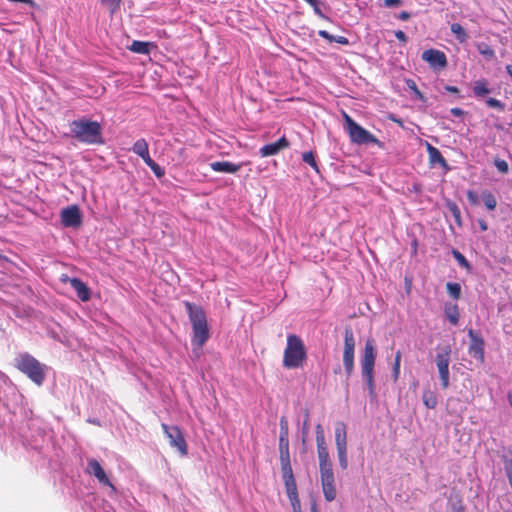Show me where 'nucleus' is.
I'll return each instance as SVG.
<instances>
[{
    "mask_svg": "<svg viewBox=\"0 0 512 512\" xmlns=\"http://www.w3.org/2000/svg\"><path fill=\"white\" fill-rule=\"evenodd\" d=\"M466 195H467V199L471 205L479 204V197L476 192H474L473 190H468Z\"/></svg>",
    "mask_w": 512,
    "mask_h": 512,
    "instance_id": "44",
    "label": "nucleus"
},
{
    "mask_svg": "<svg viewBox=\"0 0 512 512\" xmlns=\"http://www.w3.org/2000/svg\"><path fill=\"white\" fill-rule=\"evenodd\" d=\"M450 29L459 43H465L468 40L467 32L459 23H453Z\"/></svg>",
    "mask_w": 512,
    "mask_h": 512,
    "instance_id": "21",
    "label": "nucleus"
},
{
    "mask_svg": "<svg viewBox=\"0 0 512 512\" xmlns=\"http://www.w3.org/2000/svg\"><path fill=\"white\" fill-rule=\"evenodd\" d=\"M427 151H428L429 160L431 163H433V164L438 163L443 167L447 166V162H446L445 158L442 156L441 152L436 147H434L428 143Z\"/></svg>",
    "mask_w": 512,
    "mask_h": 512,
    "instance_id": "18",
    "label": "nucleus"
},
{
    "mask_svg": "<svg viewBox=\"0 0 512 512\" xmlns=\"http://www.w3.org/2000/svg\"><path fill=\"white\" fill-rule=\"evenodd\" d=\"M355 337L351 329H345L344 332V349H343V366L347 377L354 372V355H355Z\"/></svg>",
    "mask_w": 512,
    "mask_h": 512,
    "instance_id": "7",
    "label": "nucleus"
},
{
    "mask_svg": "<svg viewBox=\"0 0 512 512\" xmlns=\"http://www.w3.org/2000/svg\"><path fill=\"white\" fill-rule=\"evenodd\" d=\"M289 147V141L286 137H281L274 143H269L261 147L260 155L262 157H268L278 154L282 149Z\"/></svg>",
    "mask_w": 512,
    "mask_h": 512,
    "instance_id": "15",
    "label": "nucleus"
},
{
    "mask_svg": "<svg viewBox=\"0 0 512 512\" xmlns=\"http://www.w3.org/2000/svg\"><path fill=\"white\" fill-rule=\"evenodd\" d=\"M377 351L373 340L368 339L360 357V367L362 379L368 390L371 401L377 400L376 385L374 380V368L376 361Z\"/></svg>",
    "mask_w": 512,
    "mask_h": 512,
    "instance_id": "3",
    "label": "nucleus"
},
{
    "mask_svg": "<svg viewBox=\"0 0 512 512\" xmlns=\"http://www.w3.org/2000/svg\"><path fill=\"white\" fill-rule=\"evenodd\" d=\"M317 454L319 463L331 461L327 447L317 448Z\"/></svg>",
    "mask_w": 512,
    "mask_h": 512,
    "instance_id": "41",
    "label": "nucleus"
},
{
    "mask_svg": "<svg viewBox=\"0 0 512 512\" xmlns=\"http://www.w3.org/2000/svg\"><path fill=\"white\" fill-rule=\"evenodd\" d=\"M417 246H418V242L415 239L411 243L412 254H414V255L417 253Z\"/></svg>",
    "mask_w": 512,
    "mask_h": 512,
    "instance_id": "55",
    "label": "nucleus"
},
{
    "mask_svg": "<svg viewBox=\"0 0 512 512\" xmlns=\"http://www.w3.org/2000/svg\"><path fill=\"white\" fill-rule=\"evenodd\" d=\"M481 53H482V54H485V55H486V54H489V55H492V54H493L492 50H488V51H481Z\"/></svg>",
    "mask_w": 512,
    "mask_h": 512,
    "instance_id": "59",
    "label": "nucleus"
},
{
    "mask_svg": "<svg viewBox=\"0 0 512 512\" xmlns=\"http://www.w3.org/2000/svg\"><path fill=\"white\" fill-rule=\"evenodd\" d=\"M318 35L326 40H328L329 42H336V43H339V44H342V45H348L349 44V40L344 37V36H334V35H331L329 32H327L326 30H320L318 31Z\"/></svg>",
    "mask_w": 512,
    "mask_h": 512,
    "instance_id": "25",
    "label": "nucleus"
},
{
    "mask_svg": "<svg viewBox=\"0 0 512 512\" xmlns=\"http://www.w3.org/2000/svg\"><path fill=\"white\" fill-rule=\"evenodd\" d=\"M143 159V161L145 162V164L149 167L151 164H154V160L150 157V154L149 152L144 156V157H141Z\"/></svg>",
    "mask_w": 512,
    "mask_h": 512,
    "instance_id": "51",
    "label": "nucleus"
},
{
    "mask_svg": "<svg viewBox=\"0 0 512 512\" xmlns=\"http://www.w3.org/2000/svg\"><path fill=\"white\" fill-rule=\"evenodd\" d=\"M149 168L153 171L155 176L158 178H161L165 174L164 169L161 166H159L156 162H154V164H151L149 166Z\"/></svg>",
    "mask_w": 512,
    "mask_h": 512,
    "instance_id": "45",
    "label": "nucleus"
},
{
    "mask_svg": "<svg viewBox=\"0 0 512 512\" xmlns=\"http://www.w3.org/2000/svg\"><path fill=\"white\" fill-rule=\"evenodd\" d=\"M394 35H395V37H396L399 41H401V42H403V43H406V42H407V36H406V34H405L403 31H401V30H397V31H395V32H394Z\"/></svg>",
    "mask_w": 512,
    "mask_h": 512,
    "instance_id": "48",
    "label": "nucleus"
},
{
    "mask_svg": "<svg viewBox=\"0 0 512 512\" xmlns=\"http://www.w3.org/2000/svg\"><path fill=\"white\" fill-rule=\"evenodd\" d=\"M468 336L470 338V344L468 347L469 355L479 363L483 364L485 361V342L483 338L473 329L468 330Z\"/></svg>",
    "mask_w": 512,
    "mask_h": 512,
    "instance_id": "11",
    "label": "nucleus"
},
{
    "mask_svg": "<svg viewBox=\"0 0 512 512\" xmlns=\"http://www.w3.org/2000/svg\"><path fill=\"white\" fill-rule=\"evenodd\" d=\"M132 151L139 157H144L149 152L147 141L145 139L137 140L133 144Z\"/></svg>",
    "mask_w": 512,
    "mask_h": 512,
    "instance_id": "26",
    "label": "nucleus"
},
{
    "mask_svg": "<svg viewBox=\"0 0 512 512\" xmlns=\"http://www.w3.org/2000/svg\"><path fill=\"white\" fill-rule=\"evenodd\" d=\"M422 60L427 62L431 68H444L447 65V57L444 52L437 49H428L422 53Z\"/></svg>",
    "mask_w": 512,
    "mask_h": 512,
    "instance_id": "14",
    "label": "nucleus"
},
{
    "mask_svg": "<svg viewBox=\"0 0 512 512\" xmlns=\"http://www.w3.org/2000/svg\"><path fill=\"white\" fill-rule=\"evenodd\" d=\"M447 207H448L449 211L452 213L456 223H458L460 225L461 224V212H460L459 207L454 202H449L447 204Z\"/></svg>",
    "mask_w": 512,
    "mask_h": 512,
    "instance_id": "36",
    "label": "nucleus"
},
{
    "mask_svg": "<svg viewBox=\"0 0 512 512\" xmlns=\"http://www.w3.org/2000/svg\"><path fill=\"white\" fill-rule=\"evenodd\" d=\"M129 49L138 54H149L150 52V43L143 41H133L130 45Z\"/></svg>",
    "mask_w": 512,
    "mask_h": 512,
    "instance_id": "23",
    "label": "nucleus"
},
{
    "mask_svg": "<svg viewBox=\"0 0 512 512\" xmlns=\"http://www.w3.org/2000/svg\"><path fill=\"white\" fill-rule=\"evenodd\" d=\"M402 4L401 0H384V6L391 8V7H398Z\"/></svg>",
    "mask_w": 512,
    "mask_h": 512,
    "instance_id": "47",
    "label": "nucleus"
},
{
    "mask_svg": "<svg viewBox=\"0 0 512 512\" xmlns=\"http://www.w3.org/2000/svg\"><path fill=\"white\" fill-rule=\"evenodd\" d=\"M306 359V350L303 341L297 335L287 336V346L284 351L283 365L288 369L302 366Z\"/></svg>",
    "mask_w": 512,
    "mask_h": 512,
    "instance_id": "5",
    "label": "nucleus"
},
{
    "mask_svg": "<svg viewBox=\"0 0 512 512\" xmlns=\"http://www.w3.org/2000/svg\"><path fill=\"white\" fill-rule=\"evenodd\" d=\"M70 285L76 291L78 298L86 302L90 299V290L87 285L78 278L70 279Z\"/></svg>",
    "mask_w": 512,
    "mask_h": 512,
    "instance_id": "17",
    "label": "nucleus"
},
{
    "mask_svg": "<svg viewBox=\"0 0 512 512\" xmlns=\"http://www.w3.org/2000/svg\"><path fill=\"white\" fill-rule=\"evenodd\" d=\"M445 90L450 93H458L459 92V90L456 86H450V85L445 86Z\"/></svg>",
    "mask_w": 512,
    "mask_h": 512,
    "instance_id": "54",
    "label": "nucleus"
},
{
    "mask_svg": "<svg viewBox=\"0 0 512 512\" xmlns=\"http://www.w3.org/2000/svg\"><path fill=\"white\" fill-rule=\"evenodd\" d=\"M320 480H321V485H324V484H328V483H334L335 477H334V474L324 475V476H320Z\"/></svg>",
    "mask_w": 512,
    "mask_h": 512,
    "instance_id": "46",
    "label": "nucleus"
},
{
    "mask_svg": "<svg viewBox=\"0 0 512 512\" xmlns=\"http://www.w3.org/2000/svg\"><path fill=\"white\" fill-rule=\"evenodd\" d=\"M409 18H410V14L407 11H402L398 15V19H400L402 21H407Z\"/></svg>",
    "mask_w": 512,
    "mask_h": 512,
    "instance_id": "52",
    "label": "nucleus"
},
{
    "mask_svg": "<svg viewBox=\"0 0 512 512\" xmlns=\"http://www.w3.org/2000/svg\"><path fill=\"white\" fill-rule=\"evenodd\" d=\"M486 104L491 108H497L500 110L504 109V104L500 100L495 99V98H488L486 100Z\"/></svg>",
    "mask_w": 512,
    "mask_h": 512,
    "instance_id": "43",
    "label": "nucleus"
},
{
    "mask_svg": "<svg viewBox=\"0 0 512 512\" xmlns=\"http://www.w3.org/2000/svg\"><path fill=\"white\" fill-rule=\"evenodd\" d=\"M479 226L482 231H486L488 229L487 223L484 220L479 221Z\"/></svg>",
    "mask_w": 512,
    "mask_h": 512,
    "instance_id": "56",
    "label": "nucleus"
},
{
    "mask_svg": "<svg viewBox=\"0 0 512 512\" xmlns=\"http://www.w3.org/2000/svg\"><path fill=\"white\" fill-rule=\"evenodd\" d=\"M308 420H309V416L308 414L306 415V418L304 420V424H303V435H306L308 433Z\"/></svg>",
    "mask_w": 512,
    "mask_h": 512,
    "instance_id": "53",
    "label": "nucleus"
},
{
    "mask_svg": "<svg viewBox=\"0 0 512 512\" xmlns=\"http://www.w3.org/2000/svg\"><path fill=\"white\" fill-rule=\"evenodd\" d=\"M86 471L90 475L94 476L100 484L108 486L112 492H116L115 486L110 482L106 472L96 459L91 458L87 461Z\"/></svg>",
    "mask_w": 512,
    "mask_h": 512,
    "instance_id": "12",
    "label": "nucleus"
},
{
    "mask_svg": "<svg viewBox=\"0 0 512 512\" xmlns=\"http://www.w3.org/2000/svg\"><path fill=\"white\" fill-rule=\"evenodd\" d=\"M280 459H290L289 438L279 437Z\"/></svg>",
    "mask_w": 512,
    "mask_h": 512,
    "instance_id": "29",
    "label": "nucleus"
},
{
    "mask_svg": "<svg viewBox=\"0 0 512 512\" xmlns=\"http://www.w3.org/2000/svg\"><path fill=\"white\" fill-rule=\"evenodd\" d=\"M494 165L498 169L499 172L506 174L509 171L508 163L500 158H496L494 160Z\"/></svg>",
    "mask_w": 512,
    "mask_h": 512,
    "instance_id": "40",
    "label": "nucleus"
},
{
    "mask_svg": "<svg viewBox=\"0 0 512 512\" xmlns=\"http://www.w3.org/2000/svg\"><path fill=\"white\" fill-rule=\"evenodd\" d=\"M482 201L485 205V207L492 211L497 206V200L496 197L488 190H484L481 194Z\"/></svg>",
    "mask_w": 512,
    "mask_h": 512,
    "instance_id": "24",
    "label": "nucleus"
},
{
    "mask_svg": "<svg viewBox=\"0 0 512 512\" xmlns=\"http://www.w3.org/2000/svg\"><path fill=\"white\" fill-rule=\"evenodd\" d=\"M452 255H453V257L455 258V260L458 262V264L461 267L466 268V269H470L471 268L470 263L468 262V260L458 250L453 249L452 250Z\"/></svg>",
    "mask_w": 512,
    "mask_h": 512,
    "instance_id": "35",
    "label": "nucleus"
},
{
    "mask_svg": "<svg viewBox=\"0 0 512 512\" xmlns=\"http://www.w3.org/2000/svg\"><path fill=\"white\" fill-rule=\"evenodd\" d=\"M506 71L509 74V76L512 78V64L506 65Z\"/></svg>",
    "mask_w": 512,
    "mask_h": 512,
    "instance_id": "57",
    "label": "nucleus"
},
{
    "mask_svg": "<svg viewBox=\"0 0 512 512\" xmlns=\"http://www.w3.org/2000/svg\"><path fill=\"white\" fill-rule=\"evenodd\" d=\"M290 503H291V506H292L294 512H301V505H300L299 498L296 499V502L290 501Z\"/></svg>",
    "mask_w": 512,
    "mask_h": 512,
    "instance_id": "49",
    "label": "nucleus"
},
{
    "mask_svg": "<svg viewBox=\"0 0 512 512\" xmlns=\"http://www.w3.org/2000/svg\"><path fill=\"white\" fill-rule=\"evenodd\" d=\"M450 113L455 117H461L464 114V111L461 108H452Z\"/></svg>",
    "mask_w": 512,
    "mask_h": 512,
    "instance_id": "50",
    "label": "nucleus"
},
{
    "mask_svg": "<svg viewBox=\"0 0 512 512\" xmlns=\"http://www.w3.org/2000/svg\"><path fill=\"white\" fill-rule=\"evenodd\" d=\"M320 476L334 474L331 461L319 463Z\"/></svg>",
    "mask_w": 512,
    "mask_h": 512,
    "instance_id": "38",
    "label": "nucleus"
},
{
    "mask_svg": "<svg viewBox=\"0 0 512 512\" xmlns=\"http://www.w3.org/2000/svg\"><path fill=\"white\" fill-rule=\"evenodd\" d=\"M210 167L215 172L233 174L240 170L241 165L234 164V163L228 162V161H215V162L210 163Z\"/></svg>",
    "mask_w": 512,
    "mask_h": 512,
    "instance_id": "16",
    "label": "nucleus"
},
{
    "mask_svg": "<svg viewBox=\"0 0 512 512\" xmlns=\"http://www.w3.org/2000/svg\"><path fill=\"white\" fill-rule=\"evenodd\" d=\"M279 437L289 438L288 421L286 417L280 419V435Z\"/></svg>",
    "mask_w": 512,
    "mask_h": 512,
    "instance_id": "42",
    "label": "nucleus"
},
{
    "mask_svg": "<svg viewBox=\"0 0 512 512\" xmlns=\"http://www.w3.org/2000/svg\"><path fill=\"white\" fill-rule=\"evenodd\" d=\"M317 448L327 447L323 427L318 424L315 427Z\"/></svg>",
    "mask_w": 512,
    "mask_h": 512,
    "instance_id": "32",
    "label": "nucleus"
},
{
    "mask_svg": "<svg viewBox=\"0 0 512 512\" xmlns=\"http://www.w3.org/2000/svg\"><path fill=\"white\" fill-rule=\"evenodd\" d=\"M101 3L113 14L120 8L121 0H101Z\"/></svg>",
    "mask_w": 512,
    "mask_h": 512,
    "instance_id": "37",
    "label": "nucleus"
},
{
    "mask_svg": "<svg viewBox=\"0 0 512 512\" xmlns=\"http://www.w3.org/2000/svg\"><path fill=\"white\" fill-rule=\"evenodd\" d=\"M335 444L340 467L345 470L348 467L347 455V431L343 422L336 423L335 426Z\"/></svg>",
    "mask_w": 512,
    "mask_h": 512,
    "instance_id": "8",
    "label": "nucleus"
},
{
    "mask_svg": "<svg viewBox=\"0 0 512 512\" xmlns=\"http://www.w3.org/2000/svg\"><path fill=\"white\" fill-rule=\"evenodd\" d=\"M447 292L449 295L454 298L458 299L461 295V286L458 283H452L448 282L446 284Z\"/></svg>",
    "mask_w": 512,
    "mask_h": 512,
    "instance_id": "33",
    "label": "nucleus"
},
{
    "mask_svg": "<svg viewBox=\"0 0 512 512\" xmlns=\"http://www.w3.org/2000/svg\"><path fill=\"white\" fill-rule=\"evenodd\" d=\"M284 485H285L286 493H287L289 500L296 502V499L299 497H298V491H297V485H296L295 478L285 479Z\"/></svg>",
    "mask_w": 512,
    "mask_h": 512,
    "instance_id": "20",
    "label": "nucleus"
},
{
    "mask_svg": "<svg viewBox=\"0 0 512 512\" xmlns=\"http://www.w3.org/2000/svg\"><path fill=\"white\" fill-rule=\"evenodd\" d=\"M406 84H407L408 88H409L411 91H413V93H414V95H415V97H416L417 99H419V100H421V101H423V100H424V96H423V94L420 92V90L417 88V85H416L415 81H413V80L409 79V80H407V81H406Z\"/></svg>",
    "mask_w": 512,
    "mask_h": 512,
    "instance_id": "39",
    "label": "nucleus"
},
{
    "mask_svg": "<svg viewBox=\"0 0 512 512\" xmlns=\"http://www.w3.org/2000/svg\"><path fill=\"white\" fill-rule=\"evenodd\" d=\"M451 352L452 349L450 345H446L442 347L436 355V365L438 368L441 385L444 389H446L449 386V364Z\"/></svg>",
    "mask_w": 512,
    "mask_h": 512,
    "instance_id": "9",
    "label": "nucleus"
},
{
    "mask_svg": "<svg viewBox=\"0 0 512 512\" xmlns=\"http://www.w3.org/2000/svg\"><path fill=\"white\" fill-rule=\"evenodd\" d=\"M422 400L424 405L429 409H434L438 404L436 394L429 389L423 392Z\"/></svg>",
    "mask_w": 512,
    "mask_h": 512,
    "instance_id": "22",
    "label": "nucleus"
},
{
    "mask_svg": "<svg viewBox=\"0 0 512 512\" xmlns=\"http://www.w3.org/2000/svg\"><path fill=\"white\" fill-rule=\"evenodd\" d=\"M344 120L346 130L353 143L358 145L362 144H377L380 145V141L371 134L368 130L364 129L357 122H355L348 114L344 113Z\"/></svg>",
    "mask_w": 512,
    "mask_h": 512,
    "instance_id": "6",
    "label": "nucleus"
},
{
    "mask_svg": "<svg viewBox=\"0 0 512 512\" xmlns=\"http://www.w3.org/2000/svg\"><path fill=\"white\" fill-rule=\"evenodd\" d=\"M184 306L193 331L191 343L201 349L210 337L206 313L201 306L189 301H185Z\"/></svg>",
    "mask_w": 512,
    "mask_h": 512,
    "instance_id": "1",
    "label": "nucleus"
},
{
    "mask_svg": "<svg viewBox=\"0 0 512 512\" xmlns=\"http://www.w3.org/2000/svg\"><path fill=\"white\" fill-rule=\"evenodd\" d=\"M473 93L476 97H484L490 93V89L487 86L485 80H478L473 86Z\"/></svg>",
    "mask_w": 512,
    "mask_h": 512,
    "instance_id": "27",
    "label": "nucleus"
},
{
    "mask_svg": "<svg viewBox=\"0 0 512 512\" xmlns=\"http://www.w3.org/2000/svg\"><path fill=\"white\" fill-rule=\"evenodd\" d=\"M70 133L73 138L81 143L93 145L102 144V126L97 121L87 118L73 120L70 123Z\"/></svg>",
    "mask_w": 512,
    "mask_h": 512,
    "instance_id": "2",
    "label": "nucleus"
},
{
    "mask_svg": "<svg viewBox=\"0 0 512 512\" xmlns=\"http://www.w3.org/2000/svg\"><path fill=\"white\" fill-rule=\"evenodd\" d=\"M311 512H318V511H317V508H316L315 506H313V507L311 508Z\"/></svg>",
    "mask_w": 512,
    "mask_h": 512,
    "instance_id": "60",
    "label": "nucleus"
},
{
    "mask_svg": "<svg viewBox=\"0 0 512 512\" xmlns=\"http://www.w3.org/2000/svg\"><path fill=\"white\" fill-rule=\"evenodd\" d=\"M283 480L294 478L290 459H280Z\"/></svg>",
    "mask_w": 512,
    "mask_h": 512,
    "instance_id": "30",
    "label": "nucleus"
},
{
    "mask_svg": "<svg viewBox=\"0 0 512 512\" xmlns=\"http://www.w3.org/2000/svg\"><path fill=\"white\" fill-rule=\"evenodd\" d=\"M60 217L64 227H78L82 222L80 210L76 205L62 209Z\"/></svg>",
    "mask_w": 512,
    "mask_h": 512,
    "instance_id": "13",
    "label": "nucleus"
},
{
    "mask_svg": "<svg viewBox=\"0 0 512 512\" xmlns=\"http://www.w3.org/2000/svg\"><path fill=\"white\" fill-rule=\"evenodd\" d=\"M162 429L169 439L170 445L176 448L181 456H186L188 454L187 443L180 428L177 426L162 424Z\"/></svg>",
    "mask_w": 512,
    "mask_h": 512,
    "instance_id": "10",
    "label": "nucleus"
},
{
    "mask_svg": "<svg viewBox=\"0 0 512 512\" xmlns=\"http://www.w3.org/2000/svg\"><path fill=\"white\" fill-rule=\"evenodd\" d=\"M321 486H322V491H323L325 500L328 501V502H331V501L335 500V498L337 496L335 482L334 483L324 484V485H321Z\"/></svg>",
    "mask_w": 512,
    "mask_h": 512,
    "instance_id": "28",
    "label": "nucleus"
},
{
    "mask_svg": "<svg viewBox=\"0 0 512 512\" xmlns=\"http://www.w3.org/2000/svg\"><path fill=\"white\" fill-rule=\"evenodd\" d=\"M401 357H402L401 352L397 351L396 355H395L394 363H393V368H392V378H393L394 382H396L399 379Z\"/></svg>",
    "mask_w": 512,
    "mask_h": 512,
    "instance_id": "31",
    "label": "nucleus"
},
{
    "mask_svg": "<svg viewBox=\"0 0 512 512\" xmlns=\"http://www.w3.org/2000/svg\"><path fill=\"white\" fill-rule=\"evenodd\" d=\"M16 367L38 386L43 384L47 366L40 363L30 354H19L16 358Z\"/></svg>",
    "mask_w": 512,
    "mask_h": 512,
    "instance_id": "4",
    "label": "nucleus"
},
{
    "mask_svg": "<svg viewBox=\"0 0 512 512\" xmlns=\"http://www.w3.org/2000/svg\"><path fill=\"white\" fill-rule=\"evenodd\" d=\"M302 160L306 164L310 165L316 172H319V168H318V165L315 160V156H314L313 152L309 151V152L303 153Z\"/></svg>",
    "mask_w": 512,
    "mask_h": 512,
    "instance_id": "34",
    "label": "nucleus"
},
{
    "mask_svg": "<svg viewBox=\"0 0 512 512\" xmlns=\"http://www.w3.org/2000/svg\"><path fill=\"white\" fill-rule=\"evenodd\" d=\"M508 401H509V403H510V405L512 407V392L508 393Z\"/></svg>",
    "mask_w": 512,
    "mask_h": 512,
    "instance_id": "58",
    "label": "nucleus"
},
{
    "mask_svg": "<svg viewBox=\"0 0 512 512\" xmlns=\"http://www.w3.org/2000/svg\"><path fill=\"white\" fill-rule=\"evenodd\" d=\"M444 313L451 324H458L460 314L457 304L446 303Z\"/></svg>",
    "mask_w": 512,
    "mask_h": 512,
    "instance_id": "19",
    "label": "nucleus"
}]
</instances>
